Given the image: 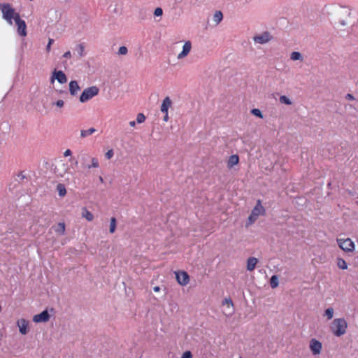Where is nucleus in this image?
<instances>
[{"label": "nucleus", "instance_id": "nucleus-35", "mask_svg": "<svg viewBox=\"0 0 358 358\" xmlns=\"http://www.w3.org/2000/svg\"><path fill=\"white\" fill-rule=\"evenodd\" d=\"M13 20L15 21V24L23 20L22 19H21L20 17V13H17L15 10L13 12Z\"/></svg>", "mask_w": 358, "mask_h": 358}, {"label": "nucleus", "instance_id": "nucleus-42", "mask_svg": "<svg viewBox=\"0 0 358 358\" xmlns=\"http://www.w3.org/2000/svg\"><path fill=\"white\" fill-rule=\"evenodd\" d=\"M345 99H348V100H354L355 99V97L352 94H347L345 95Z\"/></svg>", "mask_w": 358, "mask_h": 358}, {"label": "nucleus", "instance_id": "nucleus-28", "mask_svg": "<svg viewBox=\"0 0 358 358\" xmlns=\"http://www.w3.org/2000/svg\"><path fill=\"white\" fill-rule=\"evenodd\" d=\"M279 101L281 103H284L286 105H292V102L291 101V100L285 95L280 96L279 98Z\"/></svg>", "mask_w": 358, "mask_h": 358}, {"label": "nucleus", "instance_id": "nucleus-2", "mask_svg": "<svg viewBox=\"0 0 358 358\" xmlns=\"http://www.w3.org/2000/svg\"><path fill=\"white\" fill-rule=\"evenodd\" d=\"M0 10L2 13V17L9 24H13V14L15 9L11 4L8 3H0Z\"/></svg>", "mask_w": 358, "mask_h": 358}, {"label": "nucleus", "instance_id": "nucleus-6", "mask_svg": "<svg viewBox=\"0 0 358 358\" xmlns=\"http://www.w3.org/2000/svg\"><path fill=\"white\" fill-rule=\"evenodd\" d=\"M337 242L339 247L344 251H352L355 248L354 243L349 238L346 239L338 238Z\"/></svg>", "mask_w": 358, "mask_h": 358}, {"label": "nucleus", "instance_id": "nucleus-4", "mask_svg": "<svg viewBox=\"0 0 358 358\" xmlns=\"http://www.w3.org/2000/svg\"><path fill=\"white\" fill-rule=\"evenodd\" d=\"M99 92V89L96 86H92L85 89L80 96V101L85 103L89 101L92 97L96 96Z\"/></svg>", "mask_w": 358, "mask_h": 358}, {"label": "nucleus", "instance_id": "nucleus-47", "mask_svg": "<svg viewBox=\"0 0 358 358\" xmlns=\"http://www.w3.org/2000/svg\"><path fill=\"white\" fill-rule=\"evenodd\" d=\"M153 289H154L155 292H159L160 290V287L159 286H155V287H154Z\"/></svg>", "mask_w": 358, "mask_h": 358}, {"label": "nucleus", "instance_id": "nucleus-20", "mask_svg": "<svg viewBox=\"0 0 358 358\" xmlns=\"http://www.w3.org/2000/svg\"><path fill=\"white\" fill-rule=\"evenodd\" d=\"M238 162L239 157L237 155H231L227 162V167L230 169L234 165L238 164Z\"/></svg>", "mask_w": 358, "mask_h": 358}, {"label": "nucleus", "instance_id": "nucleus-36", "mask_svg": "<svg viewBox=\"0 0 358 358\" xmlns=\"http://www.w3.org/2000/svg\"><path fill=\"white\" fill-rule=\"evenodd\" d=\"M128 52V49L126 46H121L118 50V54L121 55H125Z\"/></svg>", "mask_w": 358, "mask_h": 358}, {"label": "nucleus", "instance_id": "nucleus-25", "mask_svg": "<svg viewBox=\"0 0 358 358\" xmlns=\"http://www.w3.org/2000/svg\"><path fill=\"white\" fill-rule=\"evenodd\" d=\"M290 59L293 61H303V56L299 52H292L290 55Z\"/></svg>", "mask_w": 358, "mask_h": 358}, {"label": "nucleus", "instance_id": "nucleus-9", "mask_svg": "<svg viewBox=\"0 0 358 358\" xmlns=\"http://www.w3.org/2000/svg\"><path fill=\"white\" fill-rule=\"evenodd\" d=\"M222 306H225L223 313L227 317H231L234 313L233 301L230 298H226L222 301Z\"/></svg>", "mask_w": 358, "mask_h": 358}, {"label": "nucleus", "instance_id": "nucleus-24", "mask_svg": "<svg viewBox=\"0 0 358 358\" xmlns=\"http://www.w3.org/2000/svg\"><path fill=\"white\" fill-rule=\"evenodd\" d=\"M222 18H223V15L221 11H220V10L216 11L214 13L213 20L215 22H216L217 24H218L222 20Z\"/></svg>", "mask_w": 358, "mask_h": 358}, {"label": "nucleus", "instance_id": "nucleus-23", "mask_svg": "<svg viewBox=\"0 0 358 358\" xmlns=\"http://www.w3.org/2000/svg\"><path fill=\"white\" fill-rule=\"evenodd\" d=\"M96 131V129L93 127L90 128L87 130H81L80 131V136L82 138H85L92 134H94Z\"/></svg>", "mask_w": 358, "mask_h": 358}, {"label": "nucleus", "instance_id": "nucleus-43", "mask_svg": "<svg viewBox=\"0 0 358 358\" xmlns=\"http://www.w3.org/2000/svg\"><path fill=\"white\" fill-rule=\"evenodd\" d=\"M64 57L65 58H70L71 57V53L70 51H67L66 52L64 55H63Z\"/></svg>", "mask_w": 358, "mask_h": 358}, {"label": "nucleus", "instance_id": "nucleus-48", "mask_svg": "<svg viewBox=\"0 0 358 358\" xmlns=\"http://www.w3.org/2000/svg\"><path fill=\"white\" fill-rule=\"evenodd\" d=\"M3 338V334L0 331V341Z\"/></svg>", "mask_w": 358, "mask_h": 358}, {"label": "nucleus", "instance_id": "nucleus-17", "mask_svg": "<svg viewBox=\"0 0 358 358\" xmlns=\"http://www.w3.org/2000/svg\"><path fill=\"white\" fill-rule=\"evenodd\" d=\"M172 105V101L169 96H166L164 98V99L162 101V106H161V111L163 113H166L169 110V108Z\"/></svg>", "mask_w": 358, "mask_h": 358}, {"label": "nucleus", "instance_id": "nucleus-29", "mask_svg": "<svg viewBox=\"0 0 358 358\" xmlns=\"http://www.w3.org/2000/svg\"><path fill=\"white\" fill-rule=\"evenodd\" d=\"M116 219L115 217L110 218V233L113 234L115 232L116 229Z\"/></svg>", "mask_w": 358, "mask_h": 358}, {"label": "nucleus", "instance_id": "nucleus-37", "mask_svg": "<svg viewBox=\"0 0 358 358\" xmlns=\"http://www.w3.org/2000/svg\"><path fill=\"white\" fill-rule=\"evenodd\" d=\"M154 15L155 16H162L163 15V10L161 8L158 7L157 8H155V11H154Z\"/></svg>", "mask_w": 358, "mask_h": 358}, {"label": "nucleus", "instance_id": "nucleus-22", "mask_svg": "<svg viewBox=\"0 0 358 358\" xmlns=\"http://www.w3.org/2000/svg\"><path fill=\"white\" fill-rule=\"evenodd\" d=\"M82 217L85 218L87 221H92L94 219L93 214L90 212L85 207L82 208Z\"/></svg>", "mask_w": 358, "mask_h": 358}, {"label": "nucleus", "instance_id": "nucleus-16", "mask_svg": "<svg viewBox=\"0 0 358 358\" xmlns=\"http://www.w3.org/2000/svg\"><path fill=\"white\" fill-rule=\"evenodd\" d=\"M66 170L67 166L64 163H61L55 167L54 171L57 176L63 177L66 173Z\"/></svg>", "mask_w": 358, "mask_h": 358}, {"label": "nucleus", "instance_id": "nucleus-33", "mask_svg": "<svg viewBox=\"0 0 358 358\" xmlns=\"http://www.w3.org/2000/svg\"><path fill=\"white\" fill-rule=\"evenodd\" d=\"M251 113H252V115H255V116H257V117H259V118H262H262L264 117V116H263V114H262V111H261L259 109H258V108H254V109H252V110H251Z\"/></svg>", "mask_w": 358, "mask_h": 358}, {"label": "nucleus", "instance_id": "nucleus-49", "mask_svg": "<svg viewBox=\"0 0 358 358\" xmlns=\"http://www.w3.org/2000/svg\"><path fill=\"white\" fill-rule=\"evenodd\" d=\"M99 180H100L101 182H103V178H102V177H100V178H99Z\"/></svg>", "mask_w": 358, "mask_h": 358}, {"label": "nucleus", "instance_id": "nucleus-32", "mask_svg": "<svg viewBox=\"0 0 358 358\" xmlns=\"http://www.w3.org/2000/svg\"><path fill=\"white\" fill-rule=\"evenodd\" d=\"M77 50H78L80 57H82L84 56L85 46L83 43L78 44L77 45Z\"/></svg>", "mask_w": 358, "mask_h": 358}, {"label": "nucleus", "instance_id": "nucleus-45", "mask_svg": "<svg viewBox=\"0 0 358 358\" xmlns=\"http://www.w3.org/2000/svg\"><path fill=\"white\" fill-rule=\"evenodd\" d=\"M164 118H163V120L164 122H167L169 120V115H168V112L166 113H164Z\"/></svg>", "mask_w": 358, "mask_h": 358}, {"label": "nucleus", "instance_id": "nucleus-13", "mask_svg": "<svg viewBox=\"0 0 358 358\" xmlns=\"http://www.w3.org/2000/svg\"><path fill=\"white\" fill-rule=\"evenodd\" d=\"M50 320V315L48 310H43L40 314L35 315L33 317V321L36 323L46 322Z\"/></svg>", "mask_w": 358, "mask_h": 358}, {"label": "nucleus", "instance_id": "nucleus-10", "mask_svg": "<svg viewBox=\"0 0 358 358\" xmlns=\"http://www.w3.org/2000/svg\"><path fill=\"white\" fill-rule=\"evenodd\" d=\"M55 80H57L61 84H64L66 83L67 78L62 71H57L55 69L50 78L51 83H53Z\"/></svg>", "mask_w": 358, "mask_h": 358}, {"label": "nucleus", "instance_id": "nucleus-18", "mask_svg": "<svg viewBox=\"0 0 358 358\" xmlns=\"http://www.w3.org/2000/svg\"><path fill=\"white\" fill-rule=\"evenodd\" d=\"M80 90V86L78 84V82L76 80H72L69 83V92L72 96H75L77 94L78 92Z\"/></svg>", "mask_w": 358, "mask_h": 358}, {"label": "nucleus", "instance_id": "nucleus-5", "mask_svg": "<svg viewBox=\"0 0 358 358\" xmlns=\"http://www.w3.org/2000/svg\"><path fill=\"white\" fill-rule=\"evenodd\" d=\"M265 214V209L262 206L261 201L258 200L254 208L252 210V213L248 217L250 224L254 223L260 215Z\"/></svg>", "mask_w": 358, "mask_h": 358}, {"label": "nucleus", "instance_id": "nucleus-30", "mask_svg": "<svg viewBox=\"0 0 358 358\" xmlns=\"http://www.w3.org/2000/svg\"><path fill=\"white\" fill-rule=\"evenodd\" d=\"M337 265L340 268H341L343 270L347 269V268H348L347 263L345 262V261L344 259H343L341 258L338 259Z\"/></svg>", "mask_w": 358, "mask_h": 358}, {"label": "nucleus", "instance_id": "nucleus-3", "mask_svg": "<svg viewBox=\"0 0 358 358\" xmlns=\"http://www.w3.org/2000/svg\"><path fill=\"white\" fill-rule=\"evenodd\" d=\"M80 162L82 167L85 169L91 168H98L99 166V161L95 157H90L87 154H83L80 156Z\"/></svg>", "mask_w": 358, "mask_h": 358}, {"label": "nucleus", "instance_id": "nucleus-8", "mask_svg": "<svg viewBox=\"0 0 358 358\" xmlns=\"http://www.w3.org/2000/svg\"><path fill=\"white\" fill-rule=\"evenodd\" d=\"M272 38V36L268 31H264L262 34L255 36L253 41L256 43L265 44L271 41Z\"/></svg>", "mask_w": 358, "mask_h": 358}, {"label": "nucleus", "instance_id": "nucleus-12", "mask_svg": "<svg viewBox=\"0 0 358 358\" xmlns=\"http://www.w3.org/2000/svg\"><path fill=\"white\" fill-rule=\"evenodd\" d=\"M16 324L19 328V331L20 332L21 334L26 335L28 333V331H29V329H28L29 321L28 320H27L24 318H20V319L17 320Z\"/></svg>", "mask_w": 358, "mask_h": 358}, {"label": "nucleus", "instance_id": "nucleus-11", "mask_svg": "<svg viewBox=\"0 0 358 358\" xmlns=\"http://www.w3.org/2000/svg\"><path fill=\"white\" fill-rule=\"evenodd\" d=\"M177 282L182 286H185L189 283V277L185 271L175 272Z\"/></svg>", "mask_w": 358, "mask_h": 358}, {"label": "nucleus", "instance_id": "nucleus-31", "mask_svg": "<svg viewBox=\"0 0 358 358\" xmlns=\"http://www.w3.org/2000/svg\"><path fill=\"white\" fill-rule=\"evenodd\" d=\"M324 315L327 316L328 320L332 319L334 316V309L332 308H329L326 309Z\"/></svg>", "mask_w": 358, "mask_h": 358}, {"label": "nucleus", "instance_id": "nucleus-19", "mask_svg": "<svg viewBox=\"0 0 358 358\" xmlns=\"http://www.w3.org/2000/svg\"><path fill=\"white\" fill-rule=\"evenodd\" d=\"M258 262V259L255 257H249L247 260V270L252 271Z\"/></svg>", "mask_w": 358, "mask_h": 358}, {"label": "nucleus", "instance_id": "nucleus-39", "mask_svg": "<svg viewBox=\"0 0 358 358\" xmlns=\"http://www.w3.org/2000/svg\"><path fill=\"white\" fill-rule=\"evenodd\" d=\"M54 43V40L52 39V38H50L49 41H48V43L46 46V50L48 52H49L50 51V48H51V45Z\"/></svg>", "mask_w": 358, "mask_h": 358}, {"label": "nucleus", "instance_id": "nucleus-41", "mask_svg": "<svg viewBox=\"0 0 358 358\" xmlns=\"http://www.w3.org/2000/svg\"><path fill=\"white\" fill-rule=\"evenodd\" d=\"M56 106L59 107V108H62L64 106V102L63 100H58L56 103H55Z\"/></svg>", "mask_w": 358, "mask_h": 358}, {"label": "nucleus", "instance_id": "nucleus-46", "mask_svg": "<svg viewBox=\"0 0 358 358\" xmlns=\"http://www.w3.org/2000/svg\"><path fill=\"white\" fill-rule=\"evenodd\" d=\"M129 125L132 127H135L136 125V122L135 121H131L129 122Z\"/></svg>", "mask_w": 358, "mask_h": 358}, {"label": "nucleus", "instance_id": "nucleus-1", "mask_svg": "<svg viewBox=\"0 0 358 358\" xmlns=\"http://www.w3.org/2000/svg\"><path fill=\"white\" fill-rule=\"evenodd\" d=\"M348 322L345 318H336L333 320L331 326V331L333 334L340 337L346 333Z\"/></svg>", "mask_w": 358, "mask_h": 358}, {"label": "nucleus", "instance_id": "nucleus-51", "mask_svg": "<svg viewBox=\"0 0 358 358\" xmlns=\"http://www.w3.org/2000/svg\"><path fill=\"white\" fill-rule=\"evenodd\" d=\"M240 358H241V357H240Z\"/></svg>", "mask_w": 358, "mask_h": 358}, {"label": "nucleus", "instance_id": "nucleus-15", "mask_svg": "<svg viewBox=\"0 0 358 358\" xmlns=\"http://www.w3.org/2000/svg\"><path fill=\"white\" fill-rule=\"evenodd\" d=\"M17 26V32L20 36L25 37L27 34V25L24 20H22L15 24Z\"/></svg>", "mask_w": 358, "mask_h": 358}, {"label": "nucleus", "instance_id": "nucleus-21", "mask_svg": "<svg viewBox=\"0 0 358 358\" xmlns=\"http://www.w3.org/2000/svg\"><path fill=\"white\" fill-rule=\"evenodd\" d=\"M52 228L59 235H64L65 234L66 225L64 222H59L57 225L52 227Z\"/></svg>", "mask_w": 358, "mask_h": 358}, {"label": "nucleus", "instance_id": "nucleus-7", "mask_svg": "<svg viewBox=\"0 0 358 358\" xmlns=\"http://www.w3.org/2000/svg\"><path fill=\"white\" fill-rule=\"evenodd\" d=\"M309 348L313 355H318L321 353L322 344L316 338H312L310 341Z\"/></svg>", "mask_w": 358, "mask_h": 358}, {"label": "nucleus", "instance_id": "nucleus-50", "mask_svg": "<svg viewBox=\"0 0 358 358\" xmlns=\"http://www.w3.org/2000/svg\"><path fill=\"white\" fill-rule=\"evenodd\" d=\"M1 309H2V308H1V306H0V312L1 311Z\"/></svg>", "mask_w": 358, "mask_h": 358}, {"label": "nucleus", "instance_id": "nucleus-14", "mask_svg": "<svg viewBox=\"0 0 358 358\" xmlns=\"http://www.w3.org/2000/svg\"><path fill=\"white\" fill-rule=\"evenodd\" d=\"M192 50V43L190 41H186L182 47V50L177 56L178 59H181L187 57Z\"/></svg>", "mask_w": 358, "mask_h": 358}, {"label": "nucleus", "instance_id": "nucleus-27", "mask_svg": "<svg viewBox=\"0 0 358 358\" xmlns=\"http://www.w3.org/2000/svg\"><path fill=\"white\" fill-rule=\"evenodd\" d=\"M270 285L272 288H275L279 285L278 278L277 275H273L270 279Z\"/></svg>", "mask_w": 358, "mask_h": 358}, {"label": "nucleus", "instance_id": "nucleus-26", "mask_svg": "<svg viewBox=\"0 0 358 358\" xmlns=\"http://www.w3.org/2000/svg\"><path fill=\"white\" fill-rule=\"evenodd\" d=\"M57 190L60 196H64L66 194L65 186L63 184H58L57 185Z\"/></svg>", "mask_w": 358, "mask_h": 358}, {"label": "nucleus", "instance_id": "nucleus-44", "mask_svg": "<svg viewBox=\"0 0 358 358\" xmlns=\"http://www.w3.org/2000/svg\"><path fill=\"white\" fill-rule=\"evenodd\" d=\"M71 155V151L69 149L66 150L64 153V157H68V156H70Z\"/></svg>", "mask_w": 358, "mask_h": 358}, {"label": "nucleus", "instance_id": "nucleus-40", "mask_svg": "<svg viewBox=\"0 0 358 358\" xmlns=\"http://www.w3.org/2000/svg\"><path fill=\"white\" fill-rule=\"evenodd\" d=\"M113 156V150H109L108 151L106 152V157L107 159H110Z\"/></svg>", "mask_w": 358, "mask_h": 358}, {"label": "nucleus", "instance_id": "nucleus-38", "mask_svg": "<svg viewBox=\"0 0 358 358\" xmlns=\"http://www.w3.org/2000/svg\"><path fill=\"white\" fill-rule=\"evenodd\" d=\"M192 354L190 351L187 350V351H185L181 358H192Z\"/></svg>", "mask_w": 358, "mask_h": 358}, {"label": "nucleus", "instance_id": "nucleus-34", "mask_svg": "<svg viewBox=\"0 0 358 358\" xmlns=\"http://www.w3.org/2000/svg\"><path fill=\"white\" fill-rule=\"evenodd\" d=\"M145 120V116L144 115L143 113H138L137 115V117H136V122L138 124H141V123H143Z\"/></svg>", "mask_w": 358, "mask_h": 358}]
</instances>
